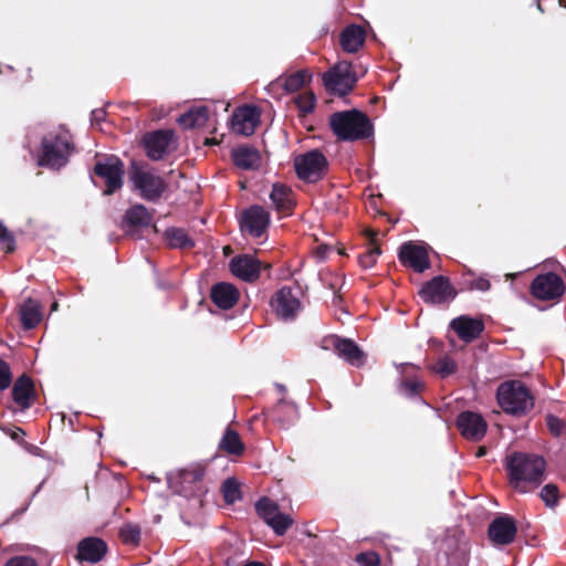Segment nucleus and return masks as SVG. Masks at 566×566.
<instances>
[{
    "label": "nucleus",
    "instance_id": "c85d7f7f",
    "mask_svg": "<svg viewBox=\"0 0 566 566\" xmlns=\"http://www.w3.org/2000/svg\"><path fill=\"white\" fill-rule=\"evenodd\" d=\"M151 213L143 205H136L125 213V222L130 228L147 227L151 223Z\"/></svg>",
    "mask_w": 566,
    "mask_h": 566
},
{
    "label": "nucleus",
    "instance_id": "f3484780",
    "mask_svg": "<svg viewBox=\"0 0 566 566\" xmlns=\"http://www.w3.org/2000/svg\"><path fill=\"white\" fill-rule=\"evenodd\" d=\"M399 259L402 263L408 264L417 272H423L430 265L427 248L412 242L401 245Z\"/></svg>",
    "mask_w": 566,
    "mask_h": 566
},
{
    "label": "nucleus",
    "instance_id": "f03ea898",
    "mask_svg": "<svg viewBox=\"0 0 566 566\" xmlns=\"http://www.w3.org/2000/svg\"><path fill=\"white\" fill-rule=\"evenodd\" d=\"M329 125L334 134L343 140L366 138L371 134L373 129L368 117L357 109L332 114Z\"/></svg>",
    "mask_w": 566,
    "mask_h": 566
},
{
    "label": "nucleus",
    "instance_id": "c756f323",
    "mask_svg": "<svg viewBox=\"0 0 566 566\" xmlns=\"http://www.w3.org/2000/svg\"><path fill=\"white\" fill-rule=\"evenodd\" d=\"M273 419L283 426H289L297 419V409L293 403L281 399L273 409Z\"/></svg>",
    "mask_w": 566,
    "mask_h": 566
},
{
    "label": "nucleus",
    "instance_id": "09e8293b",
    "mask_svg": "<svg viewBox=\"0 0 566 566\" xmlns=\"http://www.w3.org/2000/svg\"><path fill=\"white\" fill-rule=\"evenodd\" d=\"M104 117V112L102 109H95L92 112V122H99Z\"/></svg>",
    "mask_w": 566,
    "mask_h": 566
},
{
    "label": "nucleus",
    "instance_id": "2f4dec72",
    "mask_svg": "<svg viewBox=\"0 0 566 566\" xmlns=\"http://www.w3.org/2000/svg\"><path fill=\"white\" fill-rule=\"evenodd\" d=\"M270 198L277 210L285 211L292 207L291 190L283 185H274Z\"/></svg>",
    "mask_w": 566,
    "mask_h": 566
},
{
    "label": "nucleus",
    "instance_id": "0eeeda50",
    "mask_svg": "<svg viewBox=\"0 0 566 566\" xmlns=\"http://www.w3.org/2000/svg\"><path fill=\"white\" fill-rule=\"evenodd\" d=\"M297 176L308 182H316L327 170V160L319 150H311L295 158Z\"/></svg>",
    "mask_w": 566,
    "mask_h": 566
},
{
    "label": "nucleus",
    "instance_id": "a211bd4d",
    "mask_svg": "<svg viewBox=\"0 0 566 566\" xmlns=\"http://www.w3.org/2000/svg\"><path fill=\"white\" fill-rule=\"evenodd\" d=\"M271 306L279 317L290 319L298 312L301 303L291 289L283 287L272 297Z\"/></svg>",
    "mask_w": 566,
    "mask_h": 566
},
{
    "label": "nucleus",
    "instance_id": "72a5a7b5",
    "mask_svg": "<svg viewBox=\"0 0 566 566\" xmlns=\"http://www.w3.org/2000/svg\"><path fill=\"white\" fill-rule=\"evenodd\" d=\"M368 238L370 239V243L373 247L364 254L359 255L358 262L361 268L370 269L375 265L377 258L381 254V250L379 247L375 245V233L373 231L367 232Z\"/></svg>",
    "mask_w": 566,
    "mask_h": 566
},
{
    "label": "nucleus",
    "instance_id": "cd10ccee",
    "mask_svg": "<svg viewBox=\"0 0 566 566\" xmlns=\"http://www.w3.org/2000/svg\"><path fill=\"white\" fill-rule=\"evenodd\" d=\"M209 118L208 108L206 106H200L190 109L189 112L182 114L178 118V123L186 129H191L195 127H200L206 125Z\"/></svg>",
    "mask_w": 566,
    "mask_h": 566
},
{
    "label": "nucleus",
    "instance_id": "473e14b6",
    "mask_svg": "<svg viewBox=\"0 0 566 566\" xmlns=\"http://www.w3.org/2000/svg\"><path fill=\"white\" fill-rule=\"evenodd\" d=\"M219 447L229 454L235 455L241 454L244 450V446L239 434L231 429H227V431L223 434V438L219 443Z\"/></svg>",
    "mask_w": 566,
    "mask_h": 566
},
{
    "label": "nucleus",
    "instance_id": "6e6552de",
    "mask_svg": "<svg viewBox=\"0 0 566 566\" xmlns=\"http://www.w3.org/2000/svg\"><path fill=\"white\" fill-rule=\"evenodd\" d=\"M94 174L106 185L104 195H112L123 186L124 165L115 156L98 160L95 164Z\"/></svg>",
    "mask_w": 566,
    "mask_h": 566
},
{
    "label": "nucleus",
    "instance_id": "4468645a",
    "mask_svg": "<svg viewBox=\"0 0 566 566\" xmlns=\"http://www.w3.org/2000/svg\"><path fill=\"white\" fill-rule=\"evenodd\" d=\"M260 114L256 107L244 105L239 107L231 117V129L242 136H250L254 133L259 123Z\"/></svg>",
    "mask_w": 566,
    "mask_h": 566
},
{
    "label": "nucleus",
    "instance_id": "7c9ffc66",
    "mask_svg": "<svg viewBox=\"0 0 566 566\" xmlns=\"http://www.w3.org/2000/svg\"><path fill=\"white\" fill-rule=\"evenodd\" d=\"M168 244L172 248L190 249L195 245L193 240L180 228H170L166 231Z\"/></svg>",
    "mask_w": 566,
    "mask_h": 566
},
{
    "label": "nucleus",
    "instance_id": "dca6fc26",
    "mask_svg": "<svg viewBox=\"0 0 566 566\" xmlns=\"http://www.w3.org/2000/svg\"><path fill=\"white\" fill-rule=\"evenodd\" d=\"M515 521L509 515H501L492 521L489 526L490 539L497 545H507L516 536Z\"/></svg>",
    "mask_w": 566,
    "mask_h": 566
},
{
    "label": "nucleus",
    "instance_id": "a878e982",
    "mask_svg": "<svg viewBox=\"0 0 566 566\" xmlns=\"http://www.w3.org/2000/svg\"><path fill=\"white\" fill-rule=\"evenodd\" d=\"M21 323L25 329L34 328L42 319L41 305L28 298L20 307Z\"/></svg>",
    "mask_w": 566,
    "mask_h": 566
},
{
    "label": "nucleus",
    "instance_id": "aec40b11",
    "mask_svg": "<svg viewBox=\"0 0 566 566\" xmlns=\"http://www.w3.org/2000/svg\"><path fill=\"white\" fill-rule=\"evenodd\" d=\"M230 270L233 275L243 281H253L260 274V262L252 255H239L231 260Z\"/></svg>",
    "mask_w": 566,
    "mask_h": 566
},
{
    "label": "nucleus",
    "instance_id": "4c0bfd02",
    "mask_svg": "<svg viewBox=\"0 0 566 566\" xmlns=\"http://www.w3.org/2000/svg\"><path fill=\"white\" fill-rule=\"evenodd\" d=\"M222 492L227 503H234L240 499L239 484L234 479H227L223 482Z\"/></svg>",
    "mask_w": 566,
    "mask_h": 566
},
{
    "label": "nucleus",
    "instance_id": "393cba45",
    "mask_svg": "<svg viewBox=\"0 0 566 566\" xmlns=\"http://www.w3.org/2000/svg\"><path fill=\"white\" fill-rule=\"evenodd\" d=\"M365 42V31L358 25L347 27L340 34V44L348 53L357 52Z\"/></svg>",
    "mask_w": 566,
    "mask_h": 566
},
{
    "label": "nucleus",
    "instance_id": "e433bc0d",
    "mask_svg": "<svg viewBox=\"0 0 566 566\" xmlns=\"http://www.w3.org/2000/svg\"><path fill=\"white\" fill-rule=\"evenodd\" d=\"M140 533V527L138 525L126 524L120 528L119 536L126 544H138Z\"/></svg>",
    "mask_w": 566,
    "mask_h": 566
},
{
    "label": "nucleus",
    "instance_id": "1a4fd4ad",
    "mask_svg": "<svg viewBox=\"0 0 566 566\" xmlns=\"http://www.w3.org/2000/svg\"><path fill=\"white\" fill-rule=\"evenodd\" d=\"M255 510L259 516L273 530V532L282 536L293 524V520L287 515L280 512L277 504L263 497L255 504Z\"/></svg>",
    "mask_w": 566,
    "mask_h": 566
},
{
    "label": "nucleus",
    "instance_id": "bb28decb",
    "mask_svg": "<svg viewBox=\"0 0 566 566\" xmlns=\"http://www.w3.org/2000/svg\"><path fill=\"white\" fill-rule=\"evenodd\" d=\"M33 392V384L27 376H21L12 388L14 401L23 409L30 407V398Z\"/></svg>",
    "mask_w": 566,
    "mask_h": 566
},
{
    "label": "nucleus",
    "instance_id": "8fccbe9b",
    "mask_svg": "<svg viewBox=\"0 0 566 566\" xmlns=\"http://www.w3.org/2000/svg\"><path fill=\"white\" fill-rule=\"evenodd\" d=\"M244 566H264V565L259 562H250V563L245 564Z\"/></svg>",
    "mask_w": 566,
    "mask_h": 566
},
{
    "label": "nucleus",
    "instance_id": "a18cd8bd",
    "mask_svg": "<svg viewBox=\"0 0 566 566\" xmlns=\"http://www.w3.org/2000/svg\"><path fill=\"white\" fill-rule=\"evenodd\" d=\"M4 566H38L36 562L28 556H17L10 558Z\"/></svg>",
    "mask_w": 566,
    "mask_h": 566
},
{
    "label": "nucleus",
    "instance_id": "6e6d98bb",
    "mask_svg": "<svg viewBox=\"0 0 566 566\" xmlns=\"http://www.w3.org/2000/svg\"><path fill=\"white\" fill-rule=\"evenodd\" d=\"M537 8L542 11V7H541L539 2L537 3Z\"/></svg>",
    "mask_w": 566,
    "mask_h": 566
},
{
    "label": "nucleus",
    "instance_id": "864d4df0",
    "mask_svg": "<svg viewBox=\"0 0 566 566\" xmlns=\"http://www.w3.org/2000/svg\"><path fill=\"white\" fill-rule=\"evenodd\" d=\"M557 1H558L559 6L566 8V0H557Z\"/></svg>",
    "mask_w": 566,
    "mask_h": 566
},
{
    "label": "nucleus",
    "instance_id": "9d476101",
    "mask_svg": "<svg viewBox=\"0 0 566 566\" xmlns=\"http://www.w3.org/2000/svg\"><path fill=\"white\" fill-rule=\"evenodd\" d=\"M564 290L563 280L555 273L537 275L531 285L533 296L543 301L560 297Z\"/></svg>",
    "mask_w": 566,
    "mask_h": 566
},
{
    "label": "nucleus",
    "instance_id": "f704fd0d",
    "mask_svg": "<svg viewBox=\"0 0 566 566\" xmlns=\"http://www.w3.org/2000/svg\"><path fill=\"white\" fill-rule=\"evenodd\" d=\"M311 78V74H308L307 71H297L296 73L287 76L285 80H284V83H283V86H284V90L289 93H293V92H296L297 90H300L301 87H303L306 82H308Z\"/></svg>",
    "mask_w": 566,
    "mask_h": 566
},
{
    "label": "nucleus",
    "instance_id": "ddd939ff",
    "mask_svg": "<svg viewBox=\"0 0 566 566\" xmlns=\"http://www.w3.org/2000/svg\"><path fill=\"white\" fill-rule=\"evenodd\" d=\"M457 424L462 436L472 441L481 440L486 432L488 424L483 417L473 411H463L459 415Z\"/></svg>",
    "mask_w": 566,
    "mask_h": 566
},
{
    "label": "nucleus",
    "instance_id": "20e7f679",
    "mask_svg": "<svg viewBox=\"0 0 566 566\" xmlns=\"http://www.w3.org/2000/svg\"><path fill=\"white\" fill-rule=\"evenodd\" d=\"M497 401L501 408L514 416H521L531 410L534 400L528 389L520 381H506L497 388Z\"/></svg>",
    "mask_w": 566,
    "mask_h": 566
},
{
    "label": "nucleus",
    "instance_id": "37998d69",
    "mask_svg": "<svg viewBox=\"0 0 566 566\" xmlns=\"http://www.w3.org/2000/svg\"><path fill=\"white\" fill-rule=\"evenodd\" d=\"M357 563L360 566H378L379 557L374 552L361 553L357 556Z\"/></svg>",
    "mask_w": 566,
    "mask_h": 566
},
{
    "label": "nucleus",
    "instance_id": "423d86ee",
    "mask_svg": "<svg viewBox=\"0 0 566 566\" xmlns=\"http://www.w3.org/2000/svg\"><path fill=\"white\" fill-rule=\"evenodd\" d=\"M357 82V76L352 71V64L340 61L323 75L325 88L336 95L343 96L349 93Z\"/></svg>",
    "mask_w": 566,
    "mask_h": 566
},
{
    "label": "nucleus",
    "instance_id": "b1692460",
    "mask_svg": "<svg viewBox=\"0 0 566 566\" xmlns=\"http://www.w3.org/2000/svg\"><path fill=\"white\" fill-rule=\"evenodd\" d=\"M211 298L218 307L229 310L237 303L239 292L232 284L218 283L211 290Z\"/></svg>",
    "mask_w": 566,
    "mask_h": 566
},
{
    "label": "nucleus",
    "instance_id": "6ab92c4d",
    "mask_svg": "<svg viewBox=\"0 0 566 566\" xmlns=\"http://www.w3.org/2000/svg\"><path fill=\"white\" fill-rule=\"evenodd\" d=\"M269 222L268 211L260 206H253L244 212L241 227L252 237L259 238L268 228Z\"/></svg>",
    "mask_w": 566,
    "mask_h": 566
},
{
    "label": "nucleus",
    "instance_id": "412c9836",
    "mask_svg": "<svg viewBox=\"0 0 566 566\" xmlns=\"http://www.w3.org/2000/svg\"><path fill=\"white\" fill-rule=\"evenodd\" d=\"M483 323L480 319L468 316H460L451 322V328L457 332L464 342L475 339L483 331Z\"/></svg>",
    "mask_w": 566,
    "mask_h": 566
},
{
    "label": "nucleus",
    "instance_id": "f8f14e48",
    "mask_svg": "<svg viewBox=\"0 0 566 566\" xmlns=\"http://www.w3.org/2000/svg\"><path fill=\"white\" fill-rule=\"evenodd\" d=\"M172 130H157L146 135L145 147L147 156L153 160H159L172 149Z\"/></svg>",
    "mask_w": 566,
    "mask_h": 566
},
{
    "label": "nucleus",
    "instance_id": "5701e85b",
    "mask_svg": "<svg viewBox=\"0 0 566 566\" xmlns=\"http://www.w3.org/2000/svg\"><path fill=\"white\" fill-rule=\"evenodd\" d=\"M106 553V544L95 537H88L80 542L77 556L90 563L99 562Z\"/></svg>",
    "mask_w": 566,
    "mask_h": 566
},
{
    "label": "nucleus",
    "instance_id": "2eb2a0df",
    "mask_svg": "<svg viewBox=\"0 0 566 566\" xmlns=\"http://www.w3.org/2000/svg\"><path fill=\"white\" fill-rule=\"evenodd\" d=\"M421 298L427 303L440 304L453 298L454 291L443 276H437L420 290Z\"/></svg>",
    "mask_w": 566,
    "mask_h": 566
},
{
    "label": "nucleus",
    "instance_id": "a19ab883",
    "mask_svg": "<svg viewBox=\"0 0 566 566\" xmlns=\"http://www.w3.org/2000/svg\"><path fill=\"white\" fill-rule=\"evenodd\" d=\"M0 243L2 244V249L8 253L13 252L15 249V242L12 233H10L2 224H0Z\"/></svg>",
    "mask_w": 566,
    "mask_h": 566
},
{
    "label": "nucleus",
    "instance_id": "ea45409f",
    "mask_svg": "<svg viewBox=\"0 0 566 566\" xmlns=\"http://www.w3.org/2000/svg\"><path fill=\"white\" fill-rule=\"evenodd\" d=\"M441 377H447L455 371V363L449 357L440 358L432 367Z\"/></svg>",
    "mask_w": 566,
    "mask_h": 566
},
{
    "label": "nucleus",
    "instance_id": "4be33fe9",
    "mask_svg": "<svg viewBox=\"0 0 566 566\" xmlns=\"http://www.w3.org/2000/svg\"><path fill=\"white\" fill-rule=\"evenodd\" d=\"M234 165L244 170L258 169L261 166V155L254 147L239 146L231 151Z\"/></svg>",
    "mask_w": 566,
    "mask_h": 566
},
{
    "label": "nucleus",
    "instance_id": "f257e3e1",
    "mask_svg": "<svg viewBox=\"0 0 566 566\" xmlns=\"http://www.w3.org/2000/svg\"><path fill=\"white\" fill-rule=\"evenodd\" d=\"M545 461L536 454L516 452L506 459L510 484L520 493L534 491L544 481Z\"/></svg>",
    "mask_w": 566,
    "mask_h": 566
},
{
    "label": "nucleus",
    "instance_id": "603ef678",
    "mask_svg": "<svg viewBox=\"0 0 566 566\" xmlns=\"http://www.w3.org/2000/svg\"><path fill=\"white\" fill-rule=\"evenodd\" d=\"M400 367L401 368H405V367L416 368V366L413 364H401Z\"/></svg>",
    "mask_w": 566,
    "mask_h": 566
},
{
    "label": "nucleus",
    "instance_id": "9b49d317",
    "mask_svg": "<svg viewBox=\"0 0 566 566\" xmlns=\"http://www.w3.org/2000/svg\"><path fill=\"white\" fill-rule=\"evenodd\" d=\"M323 349H334L336 354L354 366L364 364V354L350 339H342L337 336H328L322 340Z\"/></svg>",
    "mask_w": 566,
    "mask_h": 566
},
{
    "label": "nucleus",
    "instance_id": "c9c22d12",
    "mask_svg": "<svg viewBox=\"0 0 566 566\" xmlns=\"http://www.w3.org/2000/svg\"><path fill=\"white\" fill-rule=\"evenodd\" d=\"M539 496L547 507H554L559 500L558 488L555 484L548 483L543 486Z\"/></svg>",
    "mask_w": 566,
    "mask_h": 566
},
{
    "label": "nucleus",
    "instance_id": "79ce46f5",
    "mask_svg": "<svg viewBox=\"0 0 566 566\" xmlns=\"http://www.w3.org/2000/svg\"><path fill=\"white\" fill-rule=\"evenodd\" d=\"M546 424L551 433L556 437L560 436L565 428L564 421L553 415L546 417Z\"/></svg>",
    "mask_w": 566,
    "mask_h": 566
},
{
    "label": "nucleus",
    "instance_id": "de8ad7c7",
    "mask_svg": "<svg viewBox=\"0 0 566 566\" xmlns=\"http://www.w3.org/2000/svg\"><path fill=\"white\" fill-rule=\"evenodd\" d=\"M471 286L472 289L485 292L490 290L491 283L486 277H479L471 283Z\"/></svg>",
    "mask_w": 566,
    "mask_h": 566
},
{
    "label": "nucleus",
    "instance_id": "7ed1b4c3",
    "mask_svg": "<svg viewBox=\"0 0 566 566\" xmlns=\"http://www.w3.org/2000/svg\"><path fill=\"white\" fill-rule=\"evenodd\" d=\"M70 155L69 133L66 130L52 132L42 138L38 164L50 169H60L66 165Z\"/></svg>",
    "mask_w": 566,
    "mask_h": 566
},
{
    "label": "nucleus",
    "instance_id": "49530a36",
    "mask_svg": "<svg viewBox=\"0 0 566 566\" xmlns=\"http://www.w3.org/2000/svg\"><path fill=\"white\" fill-rule=\"evenodd\" d=\"M422 384L415 379V380H406L401 385V390H403L408 395H415L419 391Z\"/></svg>",
    "mask_w": 566,
    "mask_h": 566
},
{
    "label": "nucleus",
    "instance_id": "39448f33",
    "mask_svg": "<svg viewBox=\"0 0 566 566\" xmlns=\"http://www.w3.org/2000/svg\"><path fill=\"white\" fill-rule=\"evenodd\" d=\"M128 176L134 189L145 200L155 201L166 190L164 179L156 174L155 169L146 165H139L134 161Z\"/></svg>",
    "mask_w": 566,
    "mask_h": 566
},
{
    "label": "nucleus",
    "instance_id": "58836bf2",
    "mask_svg": "<svg viewBox=\"0 0 566 566\" xmlns=\"http://www.w3.org/2000/svg\"><path fill=\"white\" fill-rule=\"evenodd\" d=\"M294 102L303 114L313 112L315 107V96L311 92L297 95Z\"/></svg>",
    "mask_w": 566,
    "mask_h": 566
},
{
    "label": "nucleus",
    "instance_id": "c03bdc74",
    "mask_svg": "<svg viewBox=\"0 0 566 566\" xmlns=\"http://www.w3.org/2000/svg\"><path fill=\"white\" fill-rule=\"evenodd\" d=\"M11 382V373L9 365L0 359V390L9 387Z\"/></svg>",
    "mask_w": 566,
    "mask_h": 566
},
{
    "label": "nucleus",
    "instance_id": "3c124183",
    "mask_svg": "<svg viewBox=\"0 0 566 566\" xmlns=\"http://www.w3.org/2000/svg\"><path fill=\"white\" fill-rule=\"evenodd\" d=\"M484 454H485V450L483 448H480L476 455L482 457Z\"/></svg>",
    "mask_w": 566,
    "mask_h": 566
},
{
    "label": "nucleus",
    "instance_id": "5fc2aeb1",
    "mask_svg": "<svg viewBox=\"0 0 566 566\" xmlns=\"http://www.w3.org/2000/svg\"><path fill=\"white\" fill-rule=\"evenodd\" d=\"M56 308H57V303H56V302H54V303L52 304V311H55Z\"/></svg>",
    "mask_w": 566,
    "mask_h": 566
}]
</instances>
